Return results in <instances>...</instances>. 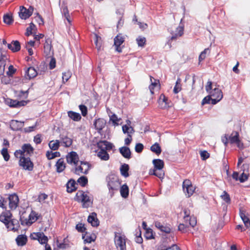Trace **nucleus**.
<instances>
[{
    "instance_id": "338daca9",
    "label": "nucleus",
    "mask_w": 250,
    "mask_h": 250,
    "mask_svg": "<svg viewBox=\"0 0 250 250\" xmlns=\"http://www.w3.org/2000/svg\"><path fill=\"white\" fill-rule=\"evenodd\" d=\"M63 12L64 14V16L65 18V19L67 20L68 22L70 23L71 21L70 20V16L68 14V11L66 7H65L63 9Z\"/></svg>"
},
{
    "instance_id": "2eb2a0df",
    "label": "nucleus",
    "mask_w": 250,
    "mask_h": 250,
    "mask_svg": "<svg viewBox=\"0 0 250 250\" xmlns=\"http://www.w3.org/2000/svg\"><path fill=\"white\" fill-rule=\"evenodd\" d=\"M170 34L171 35L170 40H175L177 38L182 36L184 34V27L183 26H178L175 31H169Z\"/></svg>"
},
{
    "instance_id": "412c9836",
    "label": "nucleus",
    "mask_w": 250,
    "mask_h": 250,
    "mask_svg": "<svg viewBox=\"0 0 250 250\" xmlns=\"http://www.w3.org/2000/svg\"><path fill=\"white\" fill-rule=\"evenodd\" d=\"M87 221L90 223L93 227H97L99 225V221L97 218V214L95 212H92L89 215L87 218Z\"/></svg>"
},
{
    "instance_id": "c03bdc74",
    "label": "nucleus",
    "mask_w": 250,
    "mask_h": 250,
    "mask_svg": "<svg viewBox=\"0 0 250 250\" xmlns=\"http://www.w3.org/2000/svg\"><path fill=\"white\" fill-rule=\"evenodd\" d=\"M180 82H181L180 79H179V78L178 79L177 81H176V82L175 85V86L174 87V89H173V92L175 94L178 93L181 90V86Z\"/></svg>"
},
{
    "instance_id": "c756f323",
    "label": "nucleus",
    "mask_w": 250,
    "mask_h": 250,
    "mask_svg": "<svg viewBox=\"0 0 250 250\" xmlns=\"http://www.w3.org/2000/svg\"><path fill=\"white\" fill-rule=\"evenodd\" d=\"M129 167L128 164H123L120 168L121 174L124 177L126 178L129 176L128 170Z\"/></svg>"
},
{
    "instance_id": "4be33fe9",
    "label": "nucleus",
    "mask_w": 250,
    "mask_h": 250,
    "mask_svg": "<svg viewBox=\"0 0 250 250\" xmlns=\"http://www.w3.org/2000/svg\"><path fill=\"white\" fill-rule=\"evenodd\" d=\"M168 99L164 94H161L158 103L159 106L162 109H165L167 107H169V105L168 104Z\"/></svg>"
},
{
    "instance_id": "4468645a",
    "label": "nucleus",
    "mask_w": 250,
    "mask_h": 250,
    "mask_svg": "<svg viewBox=\"0 0 250 250\" xmlns=\"http://www.w3.org/2000/svg\"><path fill=\"white\" fill-rule=\"evenodd\" d=\"M52 41L50 38L46 39L45 43L44 44V53L46 56H51L53 54V51L52 50Z\"/></svg>"
},
{
    "instance_id": "f8f14e48",
    "label": "nucleus",
    "mask_w": 250,
    "mask_h": 250,
    "mask_svg": "<svg viewBox=\"0 0 250 250\" xmlns=\"http://www.w3.org/2000/svg\"><path fill=\"white\" fill-rule=\"evenodd\" d=\"M9 207L11 210L15 209L18 206L19 199L18 195L14 193L8 197Z\"/></svg>"
},
{
    "instance_id": "de8ad7c7",
    "label": "nucleus",
    "mask_w": 250,
    "mask_h": 250,
    "mask_svg": "<svg viewBox=\"0 0 250 250\" xmlns=\"http://www.w3.org/2000/svg\"><path fill=\"white\" fill-rule=\"evenodd\" d=\"M1 153L5 161H8L9 160L10 155L6 148H3L1 151Z\"/></svg>"
},
{
    "instance_id": "8fccbe9b",
    "label": "nucleus",
    "mask_w": 250,
    "mask_h": 250,
    "mask_svg": "<svg viewBox=\"0 0 250 250\" xmlns=\"http://www.w3.org/2000/svg\"><path fill=\"white\" fill-rule=\"evenodd\" d=\"M0 221L3 223L7 228H9L8 226L10 224V220L6 217L4 214L2 213L0 215Z\"/></svg>"
},
{
    "instance_id": "09e8293b",
    "label": "nucleus",
    "mask_w": 250,
    "mask_h": 250,
    "mask_svg": "<svg viewBox=\"0 0 250 250\" xmlns=\"http://www.w3.org/2000/svg\"><path fill=\"white\" fill-rule=\"evenodd\" d=\"M36 27L35 25L32 22L30 23V25L26 28V32L25 33V35L27 36H29L32 34V31Z\"/></svg>"
},
{
    "instance_id": "2f4dec72",
    "label": "nucleus",
    "mask_w": 250,
    "mask_h": 250,
    "mask_svg": "<svg viewBox=\"0 0 250 250\" xmlns=\"http://www.w3.org/2000/svg\"><path fill=\"white\" fill-rule=\"evenodd\" d=\"M153 164L154 166L155 170H161L164 167V163L163 160L161 159H154L153 160Z\"/></svg>"
},
{
    "instance_id": "58836bf2",
    "label": "nucleus",
    "mask_w": 250,
    "mask_h": 250,
    "mask_svg": "<svg viewBox=\"0 0 250 250\" xmlns=\"http://www.w3.org/2000/svg\"><path fill=\"white\" fill-rule=\"evenodd\" d=\"M60 153L58 151L53 152L52 151H47L46 153V156L47 159L49 160L53 159L56 157H60Z\"/></svg>"
},
{
    "instance_id": "473e14b6",
    "label": "nucleus",
    "mask_w": 250,
    "mask_h": 250,
    "mask_svg": "<svg viewBox=\"0 0 250 250\" xmlns=\"http://www.w3.org/2000/svg\"><path fill=\"white\" fill-rule=\"evenodd\" d=\"M97 156L99 157L102 160L107 161L109 158V154L107 153L105 150L103 149L100 150L97 153Z\"/></svg>"
},
{
    "instance_id": "4c0bfd02",
    "label": "nucleus",
    "mask_w": 250,
    "mask_h": 250,
    "mask_svg": "<svg viewBox=\"0 0 250 250\" xmlns=\"http://www.w3.org/2000/svg\"><path fill=\"white\" fill-rule=\"evenodd\" d=\"M150 78L151 83L149 86V89L151 93L153 94L154 93L153 89L155 87L157 86L158 83H159V81L154 79L151 76H150Z\"/></svg>"
},
{
    "instance_id": "c9c22d12",
    "label": "nucleus",
    "mask_w": 250,
    "mask_h": 250,
    "mask_svg": "<svg viewBox=\"0 0 250 250\" xmlns=\"http://www.w3.org/2000/svg\"><path fill=\"white\" fill-rule=\"evenodd\" d=\"M150 150L157 155H159L162 152L161 146L157 143H155L150 147Z\"/></svg>"
},
{
    "instance_id": "72a5a7b5",
    "label": "nucleus",
    "mask_w": 250,
    "mask_h": 250,
    "mask_svg": "<svg viewBox=\"0 0 250 250\" xmlns=\"http://www.w3.org/2000/svg\"><path fill=\"white\" fill-rule=\"evenodd\" d=\"M229 141L230 144H235L238 142L239 134L236 131H234L229 137Z\"/></svg>"
},
{
    "instance_id": "f704fd0d",
    "label": "nucleus",
    "mask_w": 250,
    "mask_h": 250,
    "mask_svg": "<svg viewBox=\"0 0 250 250\" xmlns=\"http://www.w3.org/2000/svg\"><path fill=\"white\" fill-rule=\"evenodd\" d=\"M120 193L123 198H126L128 196L129 189L126 184H124L120 188Z\"/></svg>"
},
{
    "instance_id": "7c9ffc66",
    "label": "nucleus",
    "mask_w": 250,
    "mask_h": 250,
    "mask_svg": "<svg viewBox=\"0 0 250 250\" xmlns=\"http://www.w3.org/2000/svg\"><path fill=\"white\" fill-rule=\"evenodd\" d=\"M67 113L68 117L74 121H79L82 118L80 114L79 113H77L72 111H69Z\"/></svg>"
},
{
    "instance_id": "ddd939ff",
    "label": "nucleus",
    "mask_w": 250,
    "mask_h": 250,
    "mask_svg": "<svg viewBox=\"0 0 250 250\" xmlns=\"http://www.w3.org/2000/svg\"><path fill=\"white\" fill-rule=\"evenodd\" d=\"M154 225L162 232L169 233L171 231V228L169 225L165 224L158 221H156L154 222Z\"/></svg>"
},
{
    "instance_id": "1a4fd4ad",
    "label": "nucleus",
    "mask_w": 250,
    "mask_h": 250,
    "mask_svg": "<svg viewBox=\"0 0 250 250\" xmlns=\"http://www.w3.org/2000/svg\"><path fill=\"white\" fill-rule=\"evenodd\" d=\"M20 9L19 16L21 19L24 20L29 18L32 15L34 10V8L32 6H30L28 9L23 6H21Z\"/></svg>"
},
{
    "instance_id": "3c124183",
    "label": "nucleus",
    "mask_w": 250,
    "mask_h": 250,
    "mask_svg": "<svg viewBox=\"0 0 250 250\" xmlns=\"http://www.w3.org/2000/svg\"><path fill=\"white\" fill-rule=\"evenodd\" d=\"M136 41L139 46L143 47L146 43V39L145 37H139L136 39Z\"/></svg>"
},
{
    "instance_id": "393cba45",
    "label": "nucleus",
    "mask_w": 250,
    "mask_h": 250,
    "mask_svg": "<svg viewBox=\"0 0 250 250\" xmlns=\"http://www.w3.org/2000/svg\"><path fill=\"white\" fill-rule=\"evenodd\" d=\"M119 151L122 156L126 159H130L131 157V151L129 147L123 146L119 148Z\"/></svg>"
},
{
    "instance_id": "603ef678",
    "label": "nucleus",
    "mask_w": 250,
    "mask_h": 250,
    "mask_svg": "<svg viewBox=\"0 0 250 250\" xmlns=\"http://www.w3.org/2000/svg\"><path fill=\"white\" fill-rule=\"evenodd\" d=\"M221 197L227 203H229L230 202L229 195L226 191H223V194L221 195Z\"/></svg>"
},
{
    "instance_id": "9d476101",
    "label": "nucleus",
    "mask_w": 250,
    "mask_h": 250,
    "mask_svg": "<svg viewBox=\"0 0 250 250\" xmlns=\"http://www.w3.org/2000/svg\"><path fill=\"white\" fill-rule=\"evenodd\" d=\"M125 38L121 34L117 35L114 39V45L116 51L121 53L122 52V48L121 45L125 42Z\"/></svg>"
},
{
    "instance_id": "13d9d810",
    "label": "nucleus",
    "mask_w": 250,
    "mask_h": 250,
    "mask_svg": "<svg viewBox=\"0 0 250 250\" xmlns=\"http://www.w3.org/2000/svg\"><path fill=\"white\" fill-rule=\"evenodd\" d=\"M76 229L80 232H83L86 229L84 227V224L82 223H79L76 226Z\"/></svg>"
},
{
    "instance_id": "052dcab7",
    "label": "nucleus",
    "mask_w": 250,
    "mask_h": 250,
    "mask_svg": "<svg viewBox=\"0 0 250 250\" xmlns=\"http://www.w3.org/2000/svg\"><path fill=\"white\" fill-rule=\"evenodd\" d=\"M143 148H144V146L141 143L136 144L135 147V151L137 153L141 152L143 151Z\"/></svg>"
},
{
    "instance_id": "a211bd4d",
    "label": "nucleus",
    "mask_w": 250,
    "mask_h": 250,
    "mask_svg": "<svg viewBox=\"0 0 250 250\" xmlns=\"http://www.w3.org/2000/svg\"><path fill=\"white\" fill-rule=\"evenodd\" d=\"M38 75L36 70L33 67H30L25 70V79L30 80L37 76Z\"/></svg>"
},
{
    "instance_id": "5701e85b",
    "label": "nucleus",
    "mask_w": 250,
    "mask_h": 250,
    "mask_svg": "<svg viewBox=\"0 0 250 250\" xmlns=\"http://www.w3.org/2000/svg\"><path fill=\"white\" fill-rule=\"evenodd\" d=\"M240 216L242 219L245 226L247 228L250 227V220L246 214L245 211L242 209H240Z\"/></svg>"
},
{
    "instance_id": "ea45409f",
    "label": "nucleus",
    "mask_w": 250,
    "mask_h": 250,
    "mask_svg": "<svg viewBox=\"0 0 250 250\" xmlns=\"http://www.w3.org/2000/svg\"><path fill=\"white\" fill-rule=\"evenodd\" d=\"M80 164L83 167V171H84V174H87L88 172V171L90 168V165L86 162H83L81 161Z\"/></svg>"
},
{
    "instance_id": "e2e57ef3",
    "label": "nucleus",
    "mask_w": 250,
    "mask_h": 250,
    "mask_svg": "<svg viewBox=\"0 0 250 250\" xmlns=\"http://www.w3.org/2000/svg\"><path fill=\"white\" fill-rule=\"evenodd\" d=\"M248 178V174L243 172L240 176H239V181L241 183H243L246 181Z\"/></svg>"
},
{
    "instance_id": "f3484780",
    "label": "nucleus",
    "mask_w": 250,
    "mask_h": 250,
    "mask_svg": "<svg viewBox=\"0 0 250 250\" xmlns=\"http://www.w3.org/2000/svg\"><path fill=\"white\" fill-rule=\"evenodd\" d=\"M24 126V122L12 120L10 123V127L13 131L20 130Z\"/></svg>"
},
{
    "instance_id": "680f3d73",
    "label": "nucleus",
    "mask_w": 250,
    "mask_h": 250,
    "mask_svg": "<svg viewBox=\"0 0 250 250\" xmlns=\"http://www.w3.org/2000/svg\"><path fill=\"white\" fill-rule=\"evenodd\" d=\"M200 156L203 160H206L209 157V154L206 150L201 151Z\"/></svg>"
},
{
    "instance_id": "49530a36",
    "label": "nucleus",
    "mask_w": 250,
    "mask_h": 250,
    "mask_svg": "<svg viewBox=\"0 0 250 250\" xmlns=\"http://www.w3.org/2000/svg\"><path fill=\"white\" fill-rule=\"evenodd\" d=\"M29 218L31 223H32L38 219V214L35 211H32L29 215Z\"/></svg>"
},
{
    "instance_id": "37998d69",
    "label": "nucleus",
    "mask_w": 250,
    "mask_h": 250,
    "mask_svg": "<svg viewBox=\"0 0 250 250\" xmlns=\"http://www.w3.org/2000/svg\"><path fill=\"white\" fill-rule=\"evenodd\" d=\"M12 44H13L12 51L13 52H17L20 50L21 44L19 41H13L12 42Z\"/></svg>"
},
{
    "instance_id": "a19ab883",
    "label": "nucleus",
    "mask_w": 250,
    "mask_h": 250,
    "mask_svg": "<svg viewBox=\"0 0 250 250\" xmlns=\"http://www.w3.org/2000/svg\"><path fill=\"white\" fill-rule=\"evenodd\" d=\"M77 182L81 186L85 187L88 183V179L85 176H81L77 180Z\"/></svg>"
},
{
    "instance_id": "79ce46f5",
    "label": "nucleus",
    "mask_w": 250,
    "mask_h": 250,
    "mask_svg": "<svg viewBox=\"0 0 250 250\" xmlns=\"http://www.w3.org/2000/svg\"><path fill=\"white\" fill-rule=\"evenodd\" d=\"M3 22L7 24H11L13 22L12 16L9 14L4 15Z\"/></svg>"
},
{
    "instance_id": "864d4df0",
    "label": "nucleus",
    "mask_w": 250,
    "mask_h": 250,
    "mask_svg": "<svg viewBox=\"0 0 250 250\" xmlns=\"http://www.w3.org/2000/svg\"><path fill=\"white\" fill-rule=\"evenodd\" d=\"M106 144H107V141H101L97 143V146L100 150L104 149L106 150Z\"/></svg>"
},
{
    "instance_id": "6e6d98bb",
    "label": "nucleus",
    "mask_w": 250,
    "mask_h": 250,
    "mask_svg": "<svg viewBox=\"0 0 250 250\" xmlns=\"http://www.w3.org/2000/svg\"><path fill=\"white\" fill-rule=\"evenodd\" d=\"M79 109L81 111L82 114L83 116H85L87 114V107L83 104L79 105Z\"/></svg>"
},
{
    "instance_id": "dca6fc26",
    "label": "nucleus",
    "mask_w": 250,
    "mask_h": 250,
    "mask_svg": "<svg viewBox=\"0 0 250 250\" xmlns=\"http://www.w3.org/2000/svg\"><path fill=\"white\" fill-rule=\"evenodd\" d=\"M93 125L98 132L100 133L101 131L104 127L106 125V121L103 119L99 118L95 120Z\"/></svg>"
},
{
    "instance_id": "a878e982",
    "label": "nucleus",
    "mask_w": 250,
    "mask_h": 250,
    "mask_svg": "<svg viewBox=\"0 0 250 250\" xmlns=\"http://www.w3.org/2000/svg\"><path fill=\"white\" fill-rule=\"evenodd\" d=\"M7 57L5 55L1 54L0 56V75L4 74L5 66L6 65V61Z\"/></svg>"
},
{
    "instance_id": "6e6552de",
    "label": "nucleus",
    "mask_w": 250,
    "mask_h": 250,
    "mask_svg": "<svg viewBox=\"0 0 250 250\" xmlns=\"http://www.w3.org/2000/svg\"><path fill=\"white\" fill-rule=\"evenodd\" d=\"M196 219L195 217L190 218L189 221H185V223L180 224L178 226V230L183 233L188 231L189 226L194 227L196 225Z\"/></svg>"
},
{
    "instance_id": "4d7b16f0",
    "label": "nucleus",
    "mask_w": 250,
    "mask_h": 250,
    "mask_svg": "<svg viewBox=\"0 0 250 250\" xmlns=\"http://www.w3.org/2000/svg\"><path fill=\"white\" fill-rule=\"evenodd\" d=\"M212 98L209 95L206 97H205L202 101V104L204 105L207 104H209L211 102V103L212 104Z\"/></svg>"
},
{
    "instance_id": "20e7f679",
    "label": "nucleus",
    "mask_w": 250,
    "mask_h": 250,
    "mask_svg": "<svg viewBox=\"0 0 250 250\" xmlns=\"http://www.w3.org/2000/svg\"><path fill=\"white\" fill-rule=\"evenodd\" d=\"M20 158L19 165L23 169L32 171L34 168L33 163L31 161L29 157H19Z\"/></svg>"
},
{
    "instance_id": "6ab92c4d",
    "label": "nucleus",
    "mask_w": 250,
    "mask_h": 250,
    "mask_svg": "<svg viewBox=\"0 0 250 250\" xmlns=\"http://www.w3.org/2000/svg\"><path fill=\"white\" fill-rule=\"evenodd\" d=\"M35 237H33V239H37L42 244H47L48 238L43 232H37L35 233Z\"/></svg>"
},
{
    "instance_id": "aec40b11",
    "label": "nucleus",
    "mask_w": 250,
    "mask_h": 250,
    "mask_svg": "<svg viewBox=\"0 0 250 250\" xmlns=\"http://www.w3.org/2000/svg\"><path fill=\"white\" fill-rule=\"evenodd\" d=\"M60 143L64 146L69 147L72 144V139L67 136L61 134L60 135Z\"/></svg>"
},
{
    "instance_id": "774afa93",
    "label": "nucleus",
    "mask_w": 250,
    "mask_h": 250,
    "mask_svg": "<svg viewBox=\"0 0 250 250\" xmlns=\"http://www.w3.org/2000/svg\"><path fill=\"white\" fill-rule=\"evenodd\" d=\"M7 203V200L2 197H0V207L3 208H6V204Z\"/></svg>"
},
{
    "instance_id": "5fc2aeb1",
    "label": "nucleus",
    "mask_w": 250,
    "mask_h": 250,
    "mask_svg": "<svg viewBox=\"0 0 250 250\" xmlns=\"http://www.w3.org/2000/svg\"><path fill=\"white\" fill-rule=\"evenodd\" d=\"M71 77V73L69 71L62 73V79L63 83L66 82Z\"/></svg>"
},
{
    "instance_id": "e433bc0d",
    "label": "nucleus",
    "mask_w": 250,
    "mask_h": 250,
    "mask_svg": "<svg viewBox=\"0 0 250 250\" xmlns=\"http://www.w3.org/2000/svg\"><path fill=\"white\" fill-rule=\"evenodd\" d=\"M60 142L59 140L51 141L49 142L48 145L50 148L53 150H57L60 146Z\"/></svg>"
},
{
    "instance_id": "b1692460",
    "label": "nucleus",
    "mask_w": 250,
    "mask_h": 250,
    "mask_svg": "<svg viewBox=\"0 0 250 250\" xmlns=\"http://www.w3.org/2000/svg\"><path fill=\"white\" fill-rule=\"evenodd\" d=\"M26 104L27 102L25 101H19L16 100H10L9 105L12 107H20L24 106Z\"/></svg>"
},
{
    "instance_id": "7ed1b4c3",
    "label": "nucleus",
    "mask_w": 250,
    "mask_h": 250,
    "mask_svg": "<svg viewBox=\"0 0 250 250\" xmlns=\"http://www.w3.org/2000/svg\"><path fill=\"white\" fill-rule=\"evenodd\" d=\"M107 186L109 192L111 193V190H118L120 187L121 183L117 176L111 175L107 178Z\"/></svg>"
},
{
    "instance_id": "9b49d317",
    "label": "nucleus",
    "mask_w": 250,
    "mask_h": 250,
    "mask_svg": "<svg viewBox=\"0 0 250 250\" xmlns=\"http://www.w3.org/2000/svg\"><path fill=\"white\" fill-rule=\"evenodd\" d=\"M67 162L70 165H74L77 166L79 162V156L75 151H71L68 153L66 156Z\"/></svg>"
},
{
    "instance_id": "69168bd1",
    "label": "nucleus",
    "mask_w": 250,
    "mask_h": 250,
    "mask_svg": "<svg viewBox=\"0 0 250 250\" xmlns=\"http://www.w3.org/2000/svg\"><path fill=\"white\" fill-rule=\"evenodd\" d=\"M35 19L36 21L39 23V25H43V20L42 17L39 14V13H37V16L35 17Z\"/></svg>"
},
{
    "instance_id": "c85d7f7f",
    "label": "nucleus",
    "mask_w": 250,
    "mask_h": 250,
    "mask_svg": "<svg viewBox=\"0 0 250 250\" xmlns=\"http://www.w3.org/2000/svg\"><path fill=\"white\" fill-rule=\"evenodd\" d=\"M56 167L57 171L58 173H61L63 171V170L65 168V164H64L63 159L60 158L57 161L56 164Z\"/></svg>"
},
{
    "instance_id": "bf43d9fd",
    "label": "nucleus",
    "mask_w": 250,
    "mask_h": 250,
    "mask_svg": "<svg viewBox=\"0 0 250 250\" xmlns=\"http://www.w3.org/2000/svg\"><path fill=\"white\" fill-rule=\"evenodd\" d=\"M83 167L80 164V166L78 167L75 166V173L76 174L80 175V174H84V171H83Z\"/></svg>"
},
{
    "instance_id": "f257e3e1",
    "label": "nucleus",
    "mask_w": 250,
    "mask_h": 250,
    "mask_svg": "<svg viewBox=\"0 0 250 250\" xmlns=\"http://www.w3.org/2000/svg\"><path fill=\"white\" fill-rule=\"evenodd\" d=\"M75 200L83 203V207L87 208L91 206L93 203V200L87 193L82 190H79L76 195Z\"/></svg>"
},
{
    "instance_id": "39448f33",
    "label": "nucleus",
    "mask_w": 250,
    "mask_h": 250,
    "mask_svg": "<svg viewBox=\"0 0 250 250\" xmlns=\"http://www.w3.org/2000/svg\"><path fill=\"white\" fill-rule=\"evenodd\" d=\"M114 243L117 250H125L126 241L125 236L121 234H115Z\"/></svg>"
},
{
    "instance_id": "cd10ccee",
    "label": "nucleus",
    "mask_w": 250,
    "mask_h": 250,
    "mask_svg": "<svg viewBox=\"0 0 250 250\" xmlns=\"http://www.w3.org/2000/svg\"><path fill=\"white\" fill-rule=\"evenodd\" d=\"M16 241L18 246H23L26 244L27 238L25 235H19L17 237Z\"/></svg>"
},
{
    "instance_id": "bb28decb",
    "label": "nucleus",
    "mask_w": 250,
    "mask_h": 250,
    "mask_svg": "<svg viewBox=\"0 0 250 250\" xmlns=\"http://www.w3.org/2000/svg\"><path fill=\"white\" fill-rule=\"evenodd\" d=\"M66 190L68 193H72L75 191L77 188L76 187V182L73 179L70 180L66 185Z\"/></svg>"
},
{
    "instance_id": "a18cd8bd",
    "label": "nucleus",
    "mask_w": 250,
    "mask_h": 250,
    "mask_svg": "<svg viewBox=\"0 0 250 250\" xmlns=\"http://www.w3.org/2000/svg\"><path fill=\"white\" fill-rule=\"evenodd\" d=\"M149 173L155 175L160 179L163 178V177L164 176V173L163 172L162 170H159V171H157L156 170L153 169L152 170V172H151V170H150Z\"/></svg>"
},
{
    "instance_id": "423d86ee",
    "label": "nucleus",
    "mask_w": 250,
    "mask_h": 250,
    "mask_svg": "<svg viewBox=\"0 0 250 250\" xmlns=\"http://www.w3.org/2000/svg\"><path fill=\"white\" fill-rule=\"evenodd\" d=\"M183 190L187 197H189L194 193L195 188L190 180L186 179L183 183Z\"/></svg>"
},
{
    "instance_id": "0eeeda50",
    "label": "nucleus",
    "mask_w": 250,
    "mask_h": 250,
    "mask_svg": "<svg viewBox=\"0 0 250 250\" xmlns=\"http://www.w3.org/2000/svg\"><path fill=\"white\" fill-rule=\"evenodd\" d=\"M209 95L212 97V104H215L219 102L223 98V93L221 90L215 88L209 92Z\"/></svg>"
},
{
    "instance_id": "f03ea898",
    "label": "nucleus",
    "mask_w": 250,
    "mask_h": 250,
    "mask_svg": "<svg viewBox=\"0 0 250 250\" xmlns=\"http://www.w3.org/2000/svg\"><path fill=\"white\" fill-rule=\"evenodd\" d=\"M34 150L30 144H24L22 146L21 149L17 150L15 152L14 155L16 157L21 156L30 157L33 154Z\"/></svg>"
},
{
    "instance_id": "0e129e2a",
    "label": "nucleus",
    "mask_w": 250,
    "mask_h": 250,
    "mask_svg": "<svg viewBox=\"0 0 250 250\" xmlns=\"http://www.w3.org/2000/svg\"><path fill=\"white\" fill-rule=\"evenodd\" d=\"M16 72V69L14 68L13 66L10 65L8 68V71L6 72L8 76H12Z\"/></svg>"
}]
</instances>
